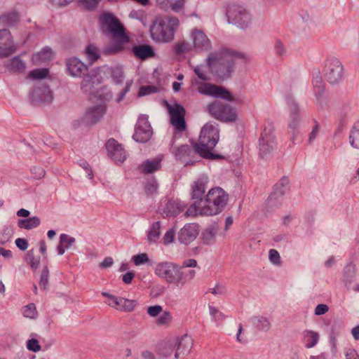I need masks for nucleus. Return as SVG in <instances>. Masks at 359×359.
Listing matches in <instances>:
<instances>
[{"label":"nucleus","instance_id":"7ed1b4c3","mask_svg":"<svg viewBox=\"0 0 359 359\" xmlns=\"http://www.w3.org/2000/svg\"><path fill=\"white\" fill-rule=\"evenodd\" d=\"M156 274L169 284L177 286L184 285L195 276V271H183L178 265L168 262H161L156 266Z\"/></svg>","mask_w":359,"mask_h":359},{"label":"nucleus","instance_id":"20e7f679","mask_svg":"<svg viewBox=\"0 0 359 359\" xmlns=\"http://www.w3.org/2000/svg\"><path fill=\"white\" fill-rule=\"evenodd\" d=\"M179 26L180 20L175 16L158 18L151 27V38L158 42H169L174 39L175 32Z\"/></svg>","mask_w":359,"mask_h":359},{"label":"nucleus","instance_id":"c9c22d12","mask_svg":"<svg viewBox=\"0 0 359 359\" xmlns=\"http://www.w3.org/2000/svg\"><path fill=\"white\" fill-rule=\"evenodd\" d=\"M133 260L136 266L144 264L149 261L148 256L146 253H142L133 257Z\"/></svg>","mask_w":359,"mask_h":359},{"label":"nucleus","instance_id":"bf43d9fd","mask_svg":"<svg viewBox=\"0 0 359 359\" xmlns=\"http://www.w3.org/2000/svg\"><path fill=\"white\" fill-rule=\"evenodd\" d=\"M90 79L88 78L83 79V81L81 82V88H84L86 90V88L90 83Z\"/></svg>","mask_w":359,"mask_h":359},{"label":"nucleus","instance_id":"ea45409f","mask_svg":"<svg viewBox=\"0 0 359 359\" xmlns=\"http://www.w3.org/2000/svg\"><path fill=\"white\" fill-rule=\"evenodd\" d=\"M189 50V46L184 42H179L175 46V52L177 54H181L187 52Z\"/></svg>","mask_w":359,"mask_h":359},{"label":"nucleus","instance_id":"e2e57ef3","mask_svg":"<svg viewBox=\"0 0 359 359\" xmlns=\"http://www.w3.org/2000/svg\"><path fill=\"white\" fill-rule=\"evenodd\" d=\"M55 235V232L53 230H50L48 231V236L50 238H52Z\"/></svg>","mask_w":359,"mask_h":359},{"label":"nucleus","instance_id":"338daca9","mask_svg":"<svg viewBox=\"0 0 359 359\" xmlns=\"http://www.w3.org/2000/svg\"><path fill=\"white\" fill-rule=\"evenodd\" d=\"M5 290V287L2 283L0 282V292H4Z\"/></svg>","mask_w":359,"mask_h":359},{"label":"nucleus","instance_id":"052dcab7","mask_svg":"<svg viewBox=\"0 0 359 359\" xmlns=\"http://www.w3.org/2000/svg\"><path fill=\"white\" fill-rule=\"evenodd\" d=\"M172 88H173V90L175 91V92H177L180 90L181 88V83L177 82V81H175L173 83H172Z\"/></svg>","mask_w":359,"mask_h":359},{"label":"nucleus","instance_id":"cd10ccee","mask_svg":"<svg viewBox=\"0 0 359 359\" xmlns=\"http://www.w3.org/2000/svg\"><path fill=\"white\" fill-rule=\"evenodd\" d=\"M182 210L180 208L178 203L175 201H168L165 205V207L163 210V214L165 215L166 217H174L176 216L178 213H180Z\"/></svg>","mask_w":359,"mask_h":359},{"label":"nucleus","instance_id":"f8f14e48","mask_svg":"<svg viewBox=\"0 0 359 359\" xmlns=\"http://www.w3.org/2000/svg\"><path fill=\"white\" fill-rule=\"evenodd\" d=\"M102 295L107 297L109 299L108 305L114 307L117 310L130 312L132 311L135 306V302L133 300H130L123 297H116L107 292H103Z\"/></svg>","mask_w":359,"mask_h":359},{"label":"nucleus","instance_id":"c756f323","mask_svg":"<svg viewBox=\"0 0 359 359\" xmlns=\"http://www.w3.org/2000/svg\"><path fill=\"white\" fill-rule=\"evenodd\" d=\"M74 243V238L69 236L66 234H62L60 236V242L57 248L59 254L62 255L65 250L67 249Z\"/></svg>","mask_w":359,"mask_h":359},{"label":"nucleus","instance_id":"393cba45","mask_svg":"<svg viewBox=\"0 0 359 359\" xmlns=\"http://www.w3.org/2000/svg\"><path fill=\"white\" fill-rule=\"evenodd\" d=\"M319 339L318 332L312 330H305L302 334V341L306 348H310L316 346Z\"/></svg>","mask_w":359,"mask_h":359},{"label":"nucleus","instance_id":"de8ad7c7","mask_svg":"<svg viewBox=\"0 0 359 359\" xmlns=\"http://www.w3.org/2000/svg\"><path fill=\"white\" fill-rule=\"evenodd\" d=\"M113 264V259L111 257H106L103 262L100 264V266L102 268H107Z\"/></svg>","mask_w":359,"mask_h":359},{"label":"nucleus","instance_id":"a19ab883","mask_svg":"<svg viewBox=\"0 0 359 359\" xmlns=\"http://www.w3.org/2000/svg\"><path fill=\"white\" fill-rule=\"evenodd\" d=\"M27 348L34 352H37L41 350V346L39 345L38 340L31 339L27 342Z\"/></svg>","mask_w":359,"mask_h":359},{"label":"nucleus","instance_id":"13d9d810","mask_svg":"<svg viewBox=\"0 0 359 359\" xmlns=\"http://www.w3.org/2000/svg\"><path fill=\"white\" fill-rule=\"evenodd\" d=\"M352 334L355 339L358 340L359 339V325L356 326L355 327L353 328Z\"/></svg>","mask_w":359,"mask_h":359},{"label":"nucleus","instance_id":"473e14b6","mask_svg":"<svg viewBox=\"0 0 359 359\" xmlns=\"http://www.w3.org/2000/svg\"><path fill=\"white\" fill-rule=\"evenodd\" d=\"M23 315L26 318H35L37 316V311L34 304L26 306L23 311Z\"/></svg>","mask_w":359,"mask_h":359},{"label":"nucleus","instance_id":"3c124183","mask_svg":"<svg viewBox=\"0 0 359 359\" xmlns=\"http://www.w3.org/2000/svg\"><path fill=\"white\" fill-rule=\"evenodd\" d=\"M4 18H5V20H6L7 22H11V21L15 22V21L18 20L19 16H18V13H10V14L4 16Z\"/></svg>","mask_w":359,"mask_h":359},{"label":"nucleus","instance_id":"69168bd1","mask_svg":"<svg viewBox=\"0 0 359 359\" xmlns=\"http://www.w3.org/2000/svg\"><path fill=\"white\" fill-rule=\"evenodd\" d=\"M217 312H218V311H217V309H214V308H212V309H210V313H211V314H212L213 316H215V315H216V313H217Z\"/></svg>","mask_w":359,"mask_h":359},{"label":"nucleus","instance_id":"4468645a","mask_svg":"<svg viewBox=\"0 0 359 359\" xmlns=\"http://www.w3.org/2000/svg\"><path fill=\"white\" fill-rule=\"evenodd\" d=\"M106 110V105L101 101L100 104L89 107L86 110L85 118L88 122L95 123L104 116Z\"/></svg>","mask_w":359,"mask_h":359},{"label":"nucleus","instance_id":"c85d7f7f","mask_svg":"<svg viewBox=\"0 0 359 359\" xmlns=\"http://www.w3.org/2000/svg\"><path fill=\"white\" fill-rule=\"evenodd\" d=\"M40 220L37 217H29L25 219H20L18 222V226L21 229H31L39 226Z\"/></svg>","mask_w":359,"mask_h":359},{"label":"nucleus","instance_id":"9b49d317","mask_svg":"<svg viewBox=\"0 0 359 359\" xmlns=\"http://www.w3.org/2000/svg\"><path fill=\"white\" fill-rule=\"evenodd\" d=\"M108 155L115 161L123 162L126 158V153L122 145L111 138L106 142Z\"/></svg>","mask_w":359,"mask_h":359},{"label":"nucleus","instance_id":"09e8293b","mask_svg":"<svg viewBox=\"0 0 359 359\" xmlns=\"http://www.w3.org/2000/svg\"><path fill=\"white\" fill-rule=\"evenodd\" d=\"M318 132H319V125L318 123H316L315 125V126L313 127L312 132L310 134V136H309V142H310L316 138Z\"/></svg>","mask_w":359,"mask_h":359},{"label":"nucleus","instance_id":"58836bf2","mask_svg":"<svg viewBox=\"0 0 359 359\" xmlns=\"http://www.w3.org/2000/svg\"><path fill=\"white\" fill-rule=\"evenodd\" d=\"M191 151L190 147L188 145H182L176 149L175 154L179 158H182L186 155H189Z\"/></svg>","mask_w":359,"mask_h":359},{"label":"nucleus","instance_id":"6ab92c4d","mask_svg":"<svg viewBox=\"0 0 359 359\" xmlns=\"http://www.w3.org/2000/svg\"><path fill=\"white\" fill-rule=\"evenodd\" d=\"M53 52L51 48L46 47L40 51L32 55L31 61L33 65H39L50 62L53 58Z\"/></svg>","mask_w":359,"mask_h":359},{"label":"nucleus","instance_id":"f257e3e1","mask_svg":"<svg viewBox=\"0 0 359 359\" xmlns=\"http://www.w3.org/2000/svg\"><path fill=\"white\" fill-rule=\"evenodd\" d=\"M228 194L220 187H214L209 190L204 199L195 201L188 208V215H198L212 216L219 213L226 205Z\"/></svg>","mask_w":359,"mask_h":359},{"label":"nucleus","instance_id":"f03ea898","mask_svg":"<svg viewBox=\"0 0 359 359\" xmlns=\"http://www.w3.org/2000/svg\"><path fill=\"white\" fill-rule=\"evenodd\" d=\"M99 21L102 29L114 40L111 46L104 48V53L112 55L122 51L126 44L130 42V38L119 19L110 13H104L100 16Z\"/></svg>","mask_w":359,"mask_h":359},{"label":"nucleus","instance_id":"0eeeda50","mask_svg":"<svg viewBox=\"0 0 359 359\" xmlns=\"http://www.w3.org/2000/svg\"><path fill=\"white\" fill-rule=\"evenodd\" d=\"M165 106L170 115L171 125L176 131L184 132L187 129L184 108L177 103L170 104L166 102Z\"/></svg>","mask_w":359,"mask_h":359},{"label":"nucleus","instance_id":"412c9836","mask_svg":"<svg viewBox=\"0 0 359 359\" xmlns=\"http://www.w3.org/2000/svg\"><path fill=\"white\" fill-rule=\"evenodd\" d=\"M133 53L137 58L145 60L149 57H154L155 54L150 45H139L134 46Z\"/></svg>","mask_w":359,"mask_h":359},{"label":"nucleus","instance_id":"5701e85b","mask_svg":"<svg viewBox=\"0 0 359 359\" xmlns=\"http://www.w3.org/2000/svg\"><path fill=\"white\" fill-rule=\"evenodd\" d=\"M8 69L15 74H22L26 70V64L19 57L12 58L7 65Z\"/></svg>","mask_w":359,"mask_h":359},{"label":"nucleus","instance_id":"0e129e2a","mask_svg":"<svg viewBox=\"0 0 359 359\" xmlns=\"http://www.w3.org/2000/svg\"><path fill=\"white\" fill-rule=\"evenodd\" d=\"M232 223H233V219L231 217H228L226 220V226L231 225Z\"/></svg>","mask_w":359,"mask_h":359},{"label":"nucleus","instance_id":"c03bdc74","mask_svg":"<svg viewBox=\"0 0 359 359\" xmlns=\"http://www.w3.org/2000/svg\"><path fill=\"white\" fill-rule=\"evenodd\" d=\"M197 266V262L194 259H189L183 262L182 266L180 268L182 269L183 268H194Z\"/></svg>","mask_w":359,"mask_h":359},{"label":"nucleus","instance_id":"4be33fe9","mask_svg":"<svg viewBox=\"0 0 359 359\" xmlns=\"http://www.w3.org/2000/svg\"><path fill=\"white\" fill-rule=\"evenodd\" d=\"M83 53L90 65L94 64L100 58V49L95 45L92 43L86 46Z\"/></svg>","mask_w":359,"mask_h":359},{"label":"nucleus","instance_id":"72a5a7b5","mask_svg":"<svg viewBox=\"0 0 359 359\" xmlns=\"http://www.w3.org/2000/svg\"><path fill=\"white\" fill-rule=\"evenodd\" d=\"M158 183L156 180H151L147 183L144 187V191L147 195L151 196L157 192Z\"/></svg>","mask_w":359,"mask_h":359},{"label":"nucleus","instance_id":"774afa93","mask_svg":"<svg viewBox=\"0 0 359 359\" xmlns=\"http://www.w3.org/2000/svg\"><path fill=\"white\" fill-rule=\"evenodd\" d=\"M241 330H242V329H241V327L239 328L238 334V337H237V338H238V339L239 341H241V339H240V334H241Z\"/></svg>","mask_w":359,"mask_h":359},{"label":"nucleus","instance_id":"a878e982","mask_svg":"<svg viewBox=\"0 0 359 359\" xmlns=\"http://www.w3.org/2000/svg\"><path fill=\"white\" fill-rule=\"evenodd\" d=\"M194 46L198 48H203L209 44V40L205 34L199 30L193 32Z\"/></svg>","mask_w":359,"mask_h":359},{"label":"nucleus","instance_id":"864d4df0","mask_svg":"<svg viewBox=\"0 0 359 359\" xmlns=\"http://www.w3.org/2000/svg\"><path fill=\"white\" fill-rule=\"evenodd\" d=\"M17 215L22 217H27L29 215V212L25 209H20L17 212Z\"/></svg>","mask_w":359,"mask_h":359},{"label":"nucleus","instance_id":"6e6552de","mask_svg":"<svg viewBox=\"0 0 359 359\" xmlns=\"http://www.w3.org/2000/svg\"><path fill=\"white\" fill-rule=\"evenodd\" d=\"M200 93L215 97H220L227 101H234L235 98L230 91L222 86L210 83H202L198 86Z\"/></svg>","mask_w":359,"mask_h":359},{"label":"nucleus","instance_id":"1a4fd4ad","mask_svg":"<svg viewBox=\"0 0 359 359\" xmlns=\"http://www.w3.org/2000/svg\"><path fill=\"white\" fill-rule=\"evenodd\" d=\"M324 76L330 83H335L342 76L343 67L335 58L327 60L323 69Z\"/></svg>","mask_w":359,"mask_h":359},{"label":"nucleus","instance_id":"603ef678","mask_svg":"<svg viewBox=\"0 0 359 359\" xmlns=\"http://www.w3.org/2000/svg\"><path fill=\"white\" fill-rule=\"evenodd\" d=\"M0 255L4 257H11L12 256L11 251L4 248H0Z\"/></svg>","mask_w":359,"mask_h":359},{"label":"nucleus","instance_id":"aec40b11","mask_svg":"<svg viewBox=\"0 0 359 359\" xmlns=\"http://www.w3.org/2000/svg\"><path fill=\"white\" fill-rule=\"evenodd\" d=\"M186 0H159V7L164 10L168 11L171 9L175 13H180L185 8Z\"/></svg>","mask_w":359,"mask_h":359},{"label":"nucleus","instance_id":"f3484780","mask_svg":"<svg viewBox=\"0 0 359 359\" xmlns=\"http://www.w3.org/2000/svg\"><path fill=\"white\" fill-rule=\"evenodd\" d=\"M161 161L162 158L159 157L144 161L139 165L138 170L144 175L154 173L161 169Z\"/></svg>","mask_w":359,"mask_h":359},{"label":"nucleus","instance_id":"680f3d73","mask_svg":"<svg viewBox=\"0 0 359 359\" xmlns=\"http://www.w3.org/2000/svg\"><path fill=\"white\" fill-rule=\"evenodd\" d=\"M46 245L43 242H42L40 245V250L42 253H44L46 252Z\"/></svg>","mask_w":359,"mask_h":359},{"label":"nucleus","instance_id":"9d476101","mask_svg":"<svg viewBox=\"0 0 359 359\" xmlns=\"http://www.w3.org/2000/svg\"><path fill=\"white\" fill-rule=\"evenodd\" d=\"M152 129L148 118L144 116L140 117L136 124L133 139L136 142H146L152 136Z\"/></svg>","mask_w":359,"mask_h":359},{"label":"nucleus","instance_id":"e433bc0d","mask_svg":"<svg viewBox=\"0 0 359 359\" xmlns=\"http://www.w3.org/2000/svg\"><path fill=\"white\" fill-rule=\"evenodd\" d=\"M163 311V308L160 305L151 306L147 308V313L149 316L157 317Z\"/></svg>","mask_w":359,"mask_h":359},{"label":"nucleus","instance_id":"49530a36","mask_svg":"<svg viewBox=\"0 0 359 359\" xmlns=\"http://www.w3.org/2000/svg\"><path fill=\"white\" fill-rule=\"evenodd\" d=\"M135 277V273L132 271L127 272L123 276L122 280L126 284L131 283Z\"/></svg>","mask_w":359,"mask_h":359},{"label":"nucleus","instance_id":"423d86ee","mask_svg":"<svg viewBox=\"0 0 359 359\" xmlns=\"http://www.w3.org/2000/svg\"><path fill=\"white\" fill-rule=\"evenodd\" d=\"M208 111L215 119L222 122H234L237 113L233 107L221 101H214L208 106Z\"/></svg>","mask_w":359,"mask_h":359},{"label":"nucleus","instance_id":"a18cd8bd","mask_svg":"<svg viewBox=\"0 0 359 359\" xmlns=\"http://www.w3.org/2000/svg\"><path fill=\"white\" fill-rule=\"evenodd\" d=\"M16 245L22 250H25L27 248L28 243L25 238H17L15 241Z\"/></svg>","mask_w":359,"mask_h":359},{"label":"nucleus","instance_id":"2f4dec72","mask_svg":"<svg viewBox=\"0 0 359 359\" xmlns=\"http://www.w3.org/2000/svg\"><path fill=\"white\" fill-rule=\"evenodd\" d=\"M350 141L353 147L359 148V124L353 128L350 135Z\"/></svg>","mask_w":359,"mask_h":359},{"label":"nucleus","instance_id":"4c0bfd02","mask_svg":"<svg viewBox=\"0 0 359 359\" xmlns=\"http://www.w3.org/2000/svg\"><path fill=\"white\" fill-rule=\"evenodd\" d=\"M269 258L270 261L276 265H280L281 263L280 257L278 252L274 249L269 250Z\"/></svg>","mask_w":359,"mask_h":359},{"label":"nucleus","instance_id":"7c9ffc66","mask_svg":"<svg viewBox=\"0 0 359 359\" xmlns=\"http://www.w3.org/2000/svg\"><path fill=\"white\" fill-rule=\"evenodd\" d=\"M172 316L170 311H165L156 320V323L158 326H169L172 322Z\"/></svg>","mask_w":359,"mask_h":359},{"label":"nucleus","instance_id":"a211bd4d","mask_svg":"<svg viewBox=\"0 0 359 359\" xmlns=\"http://www.w3.org/2000/svg\"><path fill=\"white\" fill-rule=\"evenodd\" d=\"M198 231L197 226L194 224H187L185 225L180 232L179 239L184 243L188 244L193 241L198 236Z\"/></svg>","mask_w":359,"mask_h":359},{"label":"nucleus","instance_id":"8fccbe9b","mask_svg":"<svg viewBox=\"0 0 359 359\" xmlns=\"http://www.w3.org/2000/svg\"><path fill=\"white\" fill-rule=\"evenodd\" d=\"M194 72L201 79L204 81L208 80L207 75L199 67H196L194 69Z\"/></svg>","mask_w":359,"mask_h":359},{"label":"nucleus","instance_id":"6e6d98bb","mask_svg":"<svg viewBox=\"0 0 359 359\" xmlns=\"http://www.w3.org/2000/svg\"><path fill=\"white\" fill-rule=\"evenodd\" d=\"M347 359H359L357 353L355 351H350L346 353Z\"/></svg>","mask_w":359,"mask_h":359},{"label":"nucleus","instance_id":"b1692460","mask_svg":"<svg viewBox=\"0 0 359 359\" xmlns=\"http://www.w3.org/2000/svg\"><path fill=\"white\" fill-rule=\"evenodd\" d=\"M205 191V183L202 180L194 182L191 187V198L195 201L204 199L203 197Z\"/></svg>","mask_w":359,"mask_h":359},{"label":"nucleus","instance_id":"79ce46f5","mask_svg":"<svg viewBox=\"0 0 359 359\" xmlns=\"http://www.w3.org/2000/svg\"><path fill=\"white\" fill-rule=\"evenodd\" d=\"M175 234V232L173 229L168 230L163 237L164 243L168 244L172 243L174 240Z\"/></svg>","mask_w":359,"mask_h":359},{"label":"nucleus","instance_id":"5fc2aeb1","mask_svg":"<svg viewBox=\"0 0 359 359\" xmlns=\"http://www.w3.org/2000/svg\"><path fill=\"white\" fill-rule=\"evenodd\" d=\"M53 3L57 5V6H65L70 2H72L73 0H52Z\"/></svg>","mask_w":359,"mask_h":359},{"label":"nucleus","instance_id":"4d7b16f0","mask_svg":"<svg viewBox=\"0 0 359 359\" xmlns=\"http://www.w3.org/2000/svg\"><path fill=\"white\" fill-rule=\"evenodd\" d=\"M151 92V87L149 86H142L140 88V94L142 95H144L146 94L150 93Z\"/></svg>","mask_w":359,"mask_h":359},{"label":"nucleus","instance_id":"37998d69","mask_svg":"<svg viewBox=\"0 0 359 359\" xmlns=\"http://www.w3.org/2000/svg\"><path fill=\"white\" fill-rule=\"evenodd\" d=\"M328 311V306L326 304H318L315 309V314L320 316Z\"/></svg>","mask_w":359,"mask_h":359},{"label":"nucleus","instance_id":"dca6fc26","mask_svg":"<svg viewBox=\"0 0 359 359\" xmlns=\"http://www.w3.org/2000/svg\"><path fill=\"white\" fill-rule=\"evenodd\" d=\"M227 17L229 22L237 24L242 28L247 26L250 20L247 13H242L236 8L229 10Z\"/></svg>","mask_w":359,"mask_h":359},{"label":"nucleus","instance_id":"39448f33","mask_svg":"<svg viewBox=\"0 0 359 359\" xmlns=\"http://www.w3.org/2000/svg\"><path fill=\"white\" fill-rule=\"evenodd\" d=\"M219 140V131L211 124H205L201 129L199 139L194 145L195 151L201 157L215 159L218 156L212 153Z\"/></svg>","mask_w":359,"mask_h":359},{"label":"nucleus","instance_id":"bb28decb","mask_svg":"<svg viewBox=\"0 0 359 359\" xmlns=\"http://www.w3.org/2000/svg\"><path fill=\"white\" fill-rule=\"evenodd\" d=\"M50 75V71L48 68L35 69L29 72L27 76L28 79L41 80L48 78Z\"/></svg>","mask_w":359,"mask_h":359},{"label":"nucleus","instance_id":"ddd939ff","mask_svg":"<svg viewBox=\"0 0 359 359\" xmlns=\"http://www.w3.org/2000/svg\"><path fill=\"white\" fill-rule=\"evenodd\" d=\"M241 57H243V55H240L236 53H234L232 55H224L213 56L208 58V65L210 67H212L214 65L218 64L221 65L223 69L226 68L228 73H230V69H231L234 65V60Z\"/></svg>","mask_w":359,"mask_h":359},{"label":"nucleus","instance_id":"f704fd0d","mask_svg":"<svg viewBox=\"0 0 359 359\" xmlns=\"http://www.w3.org/2000/svg\"><path fill=\"white\" fill-rule=\"evenodd\" d=\"M79 2L88 10H95L102 0H79Z\"/></svg>","mask_w":359,"mask_h":359},{"label":"nucleus","instance_id":"2eb2a0df","mask_svg":"<svg viewBox=\"0 0 359 359\" xmlns=\"http://www.w3.org/2000/svg\"><path fill=\"white\" fill-rule=\"evenodd\" d=\"M67 72L73 76H81L88 71V67L76 57L70 58L67 62Z\"/></svg>","mask_w":359,"mask_h":359}]
</instances>
